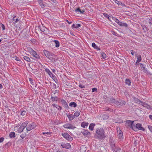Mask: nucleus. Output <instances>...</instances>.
<instances>
[{
  "label": "nucleus",
  "mask_w": 152,
  "mask_h": 152,
  "mask_svg": "<svg viewBox=\"0 0 152 152\" xmlns=\"http://www.w3.org/2000/svg\"><path fill=\"white\" fill-rule=\"evenodd\" d=\"M79 86L81 88H85V86H84L81 84L79 85Z\"/></svg>",
  "instance_id": "8fccbe9b"
},
{
  "label": "nucleus",
  "mask_w": 152,
  "mask_h": 152,
  "mask_svg": "<svg viewBox=\"0 0 152 152\" xmlns=\"http://www.w3.org/2000/svg\"><path fill=\"white\" fill-rule=\"evenodd\" d=\"M95 125V124L94 123L91 124L89 126V129L91 131L93 130Z\"/></svg>",
  "instance_id": "dca6fc26"
},
{
  "label": "nucleus",
  "mask_w": 152,
  "mask_h": 152,
  "mask_svg": "<svg viewBox=\"0 0 152 152\" xmlns=\"http://www.w3.org/2000/svg\"><path fill=\"white\" fill-rule=\"evenodd\" d=\"M45 72L48 74L49 76L52 74V72L50 71L49 69H46L45 70Z\"/></svg>",
  "instance_id": "473e14b6"
},
{
  "label": "nucleus",
  "mask_w": 152,
  "mask_h": 152,
  "mask_svg": "<svg viewBox=\"0 0 152 152\" xmlns=\"http://www.w3.org/2000/svg\"><path fill=\"white\" fill-rule=\"evenodd\" d=\"M102 56L104 59H105L106 58V55L104 52L101 53Z\"/></svg>",
  "instance_id": "72a5a7b5"
},
{
  "label": "nucleus",
  "mask_w": 152,
  "mask_h": 152,
  "mask_svg": "<svg viewBox=\"0 0 152 152\" xmlns=\"http://www.w3.org/2000/svg\"><path fill=\"white\" fill-rule=\"evenodd\" d=\"M63 127L65 129H74L76 128L75 126L72 124L69 123L64 124L63 125Z\"/></svg>",
  "instance_id": "0eeeda50"
},
{
  "label": "nucleus",
  "mask_w": 152,
  "mask_h": 152,
  "mask_svg": "<svg viewBox=\"0 0 152 152\" xmlns=\"http://www.w3.org/2000/svg\"><path fill=\"white\" fill-rule=\"evenodd\" d=\"M23 58L25 60L28 62H30L31 60L29 58L26 56H23Z\"/></svg>",
  "instance_id": "cd10ccee"
},
{
  "label": "nucleus",
  "mask_w": 152,
  "mask_h": 152,
  "mask_svg": "<svg viewBox=\"0 0 152 152\" xmlns=\"http://www.w3.org/2000/svg\"><path fill=\"white\" fill-rule=\"evenodd\" d=\"M57 109L59 110H61L62 109L61 107L57 105L56 106V107Z\"/></svg>",
  "instance_id": "a18cd8bd"
},
{
  "label": "nucleus",
  "mask_w": 152,
  "mask_h": 152,
  "mask_svg": "<svg viewBox=\"0 0 152 152\" xmlns=\"http://www.w3.org/2000/svg\"><path fill=\"white\" fill-rule=\"evenodd\" d=\"M57 152H60V151H57Z\"/></svg>",
  "instance_id": "774afa93"
},
{
  "label": "nucleus",
  "mask_w": 152,
  "mask_h": 152,
  "mask_svg": "<svg viewBox=\"0 0 152 152\" xmlns=\"http://www.w3.org/2000/svg\"><path fill=\"white\" fill-rule=\"evenodd\" d=\"M26 113V111H23L21 113V115L22 116H24L25 115Z\"/></svg>",
  "instance_id": "c03bdc74"
},
{
  "label": "nucleus",
  "mask_w": 152,
  "mask_h": 152,
  "mask_svg": "<svg viewBox=\"0 0 152 152\" xmlns=\"http://www.w3.org/2000/svg\"><path fill=\"white\" fill-rule=\"evenodd\" d=\"M69 106L70 107H76L77 106V104L75 102H71L69 104Z\"/></svg>",
  "instance_id": "aec40b11"
},
{
  "label": "nucleus",
  "mask_w": 152,
  "mask_h": 152,
  "mask_svg": "<svg viewBox=\"0 0 152 152\" xmlns=\"http://www.w3.org/2000/svg\"><path fill=\"white\" fill-rule=\"evenodd\" d=\"M51 99L53 102L57 101L58 99V98L57 96H52L51 98Z\"/></svg>",
  "instance_id": "c85d7f7f"
},
{
  "label": "nucleus",
  "mask_w": 152,
  "mask_h": 152,
  "mask_svg": "<svg viewBox=\"0 0 152 152\" xmlns=\"http://www.w3.org/2000/svg\"><path fill=\"white\" fill-rule=\"evenodd\" d=\"M38 0L39 1H42V0Z\"/></svg>",
  "instance_id": "69168bd1"
},
{
  "label": "nucleus",
  "mask_w": 152,
  "mask_h": 152,
  "mask_svg": "<svg viewBox=\"0 0 152 152\" xmlns=\"http://www.w3.org/2000/svg\"><path fill=\"white\" fill-rule=\"evenodd\" d=\"M103 109L104 110V111H109L110 112L112 111L114 112H115V110H113V109L110 108H108L107 107L104 108Z\"/></svg>",
  "instance_id": "412c9836"
},
{
  "label": "nucleus",
  "mask_w": 152,
  "mask_h": 152,
  "mask_svg": "<svg viewBox=\"0 0 152 152\" xmlns=\"http://www.w3.org/2000/svg\"><path fill=\"white\" fill-rule=\"evenodd\" d=\"M42 134H47L48 135H50L52 134V132H42Z\"/></svg>",
  "instance_id": "a19ab883"
},
{
  "label": "nucleus",
  "mask_w": 152,
  "mask_h": 152,
  "mask_svg": "<svg viewBox=\"0 0 152 152\" xmlns=\"http://www.w3.org/2000/svg\"><path fill=\"white\" fill-rule=\"evenodd\" d=\"M62 136L66 140H72V138L67 133H62Z\"/></svg>",
  "instance_id": "1a4fd4ad"
},
{
  "label": "nucleus",
  "mask_w": 152,
  "mask_h": 152,
  "mask_svg": "<svg viewBox=\"0 0 152 152\" xmlns=\"http://www.w3.org/2000/svg\"><path fill=\"white\" fill-rule=\"evenodd\" d=\"M134 121H127L125 123L126 126L132 129L133 130L135 131L134 129L135 126L133 125V124Z\"/></svg>",
  "instance_id": "39448f33"
},
{
  "label": "nucleus",
  "mask_w": 152,
  "mask_h": 152,
  "mask_svg": "<svg viewBox=\"0 0 152 152\" xmlns=\"http://www.w3.org/2000/svg\"><path fill=\"white\" fill-rule=\"evenodd\" d=\"M82 134L84 136L89 135L90 133L87 130L84 129L82 132Z\"/></svg>",
  "instance_id": "f8f14e48"
},
{
  "label": "nucleus",
  "mask_w": 152,
  "mask_h": 152,
  "mask_svg": "<svg viewBox=\"0 0 152 152\" xmlns=\"http://www.w3.org/2000/svg\"><path fill=\"white\" fill-rule=\"evenodd\" d=\"M113 20L118 25L121 26L127 27V25L126 23H123L120 21L118 19L115 17L113 18Z\"/></svg>",
  "instance_id": "423d86ee"
},
{
  "label": "nucleus",
  "mask_w": 152,
  "mask_h": 152,
  "mask_svg": "<svg viewBox=\"0 0 152 152\" xmlns=\"http://www.w3.org/2000/svg\"><path fill=\"white\" fill-rule=\"evenodd\" d=\"M66 22L69 24H71L72 23V22H69L68 20H66Z\"/></svg>",
  "instance_id": "6e6d98bb"
},
{
  "label": "nucleus",
  "mask_w": 152,
  "mask_h": 152,
  "mask_svg": "<svg viewBox=\"0 0 152 152\" xmlns=\"http://www.w3.org/2000/svg\"><path fill=\"white\" fill-rule=\"evenodd\" d=\"M115 152H120L121 149L119 148H115L114 150Z\"/></svg>",
  "instance_id": "37998d69"
},
{
  "label": "nucleus",
  "mask_w": 152,
  "mask_h": 152,
  "mask_svg": "<svg viewBox=\"0 0 152 152\" xmlns=\"http://www.w3.org/2000/svg\"><path fill=\"white\" fill-rule=\"evenodd\" d=\"M136 57L137 58V60L136 61V63H139L141 61V57L140 55H137Z\"/></svg>",
  "instance_id": "2eb2a0df"
},
{
  "label": "nucleus",
  "mask_w": 152,
  "mask_h": 152,
  "mask_svg": "<svg viewBox=\"0 0 152 152\" xmlns=\"http://www.w3.org/2000/svg\"><path fill=\"white\" fill-rule=\"evenodd\" d=\"M149 118L150 119L152 120V115H149Z\"/></svg>",
  "instance_id": "4d7b16f0"
},
{
  "label": "nucleus",
  "mask_w": 152,
  "mask_h": 152,
  "mask_svg": "<svg viewBox=\"0 0 152 152\" xmlns=\"http://www.w3.org/2000/svg\"><path fill=\"white\" fill-rule=\"evenodd\" d=\"M28 123V121H26L23 122L20 126L18 125L14 127V131L19 133L22 132L27 125Z\"/></svg>",
  "instance_id": "7ed1b4c3"
},
{
  "label": "nucleus",
  "mask_w": 152,
  "mask_h": 152,
  "mask_svg": "<svg viewBox=\"0 0 152 152\" xmlns=\"http://www.w3.org/2000/svg\"><path fill=\"white\" fill-rule=\"evenodd\" d=\"M122 102V104H125V102L124 101H123Z\"/></svg>",
  "instance_id": "e2e57ef3"
},
{
  "label": "nucleus",
  "mask_w": 152,
  "mask_h": 152,
  "mask_svg": "<svg viewBox=\"0 0 152 152\" xmlns=\"http://www.w3.org/2000/svg\"><path fill=\"white\" fill-rule=\"evenodd\" d=\"M142 105L144 107H145L146 108H147L148 109H150L152 108V107H151L149 105L146 104L145 103H142Z\"/></svg>",
  "instance_id": "a211bd4d"
},
{
  "label": "nucleus",
  "mask_w": 152,
  "mask_h": 152,
  "mask_svg": "<svg viewBox=\"0 0 152 152\" xmlns=\"http://www.w3.org/2000/svg\"><path fill=\"white\" fill-rule=\"evenodd\" d=\"M148 22L150 24H152V18L149 19Z\"/></svg>",
  "instance_id": "49530a36"
},
{
  "label": "nucleus",
  "mask_w": 152,
  "mask_h": 152,
  "mask_svg": "<svg viewBox=\"0 0 152 152\" xmlns=\"http://www.w3.org/2000/svg\"><path fill=\"white\" fill-rule=\"evenodd\" d=\"M40 29L41 31L45 32V31H47V28H45L44 26H42L41 27Z\"/></svg>",
  "instance_id": "bb28decb"
},
{
  "label": "nucleus",
  "mask_w": 152,
  "mask_h": 152,
  "mask_svg": "<svg viewBox=\"0 0 152 152\" xmlns=\"http://www.w3.org/2000/svg\"><path fill=\"white\" fill-rule=\"evenodd\" d=\"M52 71L53 72L55 73V70L54 69H52Z\"/></svg>",
  "instance_id": "680f3d73"
},
{
  "label": "nucleus",
  "mask_w": 152,
  "mask_h": 152,
  "mask_svg": "<svg viewBox=\"0 0 152 152\" xmlns=\"http://www.w3.org/2000/svg\"><path fill=\"white\" fill-rule=\"evenodd\" d=\"M26 133L22 134L20 135V137L22 139H23L26 136Z\"/></svg>",
  "instance_id": "ea45409f"
},
{
  "label": "nucleus",
  "mask_w": 152,
  "mask_h": 152,
  "mask_svg": "<svg viewBox=\"0 0 152 152\" xmlns=\"http://www.w3.org/2000/svg\"><path fill=\"white\" fill-rule=\"evenodd\" d=\"M125 83L126 85L129 86H130L131 85V81L129 79H126L125 80Z\"/></svg>",
  "instance_id": "ddd939ff"
},
{
  "label": "nucleus",
  "mask_w": 152,
  "mask_h": 152,
  "mask_svg": "<svg viewBox=\"0 0 152 152\" xmlns=\"http://www.w3.org/2000/svg\"><path fill=\"white\" fill-rule=\"evenodd\" d=\"M68 118L70 120H72L75 117V116H74V115H69L68 116Z\"/></svg>",
  "instance_id": "7c9ffc66"
},
{
  "label": "nucleus",
  "mask_w": 152,
  "mask_h": 152,
  "mask_svg": "<svg viewBox=\"0 0 152 152\" xmlns=\"http://www.w3.org/2000/svg\"><path fill=\"white\" fill-rule=\"evenodd\" d=\"M81 26V25L80 24H73L72 25V27L73 29L77 28Z\"/></svg>",
  "instance_id": "4468645a"
},
{
  "label": "nucleus",
  "mask_w": 152,
  "mask_h": 152,
  "mask_svg": "<svg viewBox=\"0 0 152 152\" xmlns=\"http://www.w3.org/2000/svg\"><path fill=\"white\" fill-rule=\"evenodd\" d=\"M103 15L104 17L107 18L109 20H110V19L109 18L110 16L108 14H107L106 13H104L103 14Z\"/></svg>",
  "instance_id": "e433bc0d"
},
{
  "label": "nucleus",
  "mask_w": 152,
  "mask_h": 152,
  "mask_svg": "<svg viewBox=\"0 0 152 152\" xmlns=\"http://www.w3.org/2000/svg\"><path fill=\"white\" fill-rule=\"evenodd\" d=\"M92 46L94 49H96L98 50H100V48L96 46L95 43L93 42L92 43Z\"/></svg>",
  "instance_id": "f3484780"
},
{
  "label": "nucleus",
  "mask_w": 152,
  "mask_h": 152,
  "mask_svg": "<svg viewBox=\"0 0 152 152\" xmlns=\"http://www.w3.org/2000/svg\"><path fill=\"white\" fill-rule=\"evenodd\" d=\"M75 11L76 12H78L81 13H83L84 12V10L81 11L79 8L76 9L75 10Z\"/></svg>",
  "instance_id": "f704fd0d"
},
{
  "label": "nucleus",
  "mask_w": 152,
  "mask_h": 152,
  "mask_svg": "<svg viewBox=\"0 0 152 152\" xmlns=\"http://www.w3.org/2000/svg\"><path fill=\"white\" fill-rule=\"evenodd\" d=\"M88 125V122H83L81 124V126L83 128H85L86 126H87Z\"/></svg>",
  "instance_id": "6ab92c4d"
},
{
  "label": "nucleus",
  "mask_w": 152,
  "mask_h": 152,
  "mask_svg": "<svg viewBox=\"0 0 152 152\" xmlns=\"http://www.w3.org/2000/svg\"><path fill=\"white\" fill-rule=\"evenodd\" d=\"M52 106H53L54 107H56V106H57V105L55 104H52Z\"/></svg>",
  "instance_id": "13d9d810"
},
{
  "label": "nucleus",
  "mask_w": 152,
  "mask_h": 152,
  "mask_svg": "<svg viewBox=\"0 0 152 152\" xmlns=\"http://www.w3.org/2000/svg\"><path fill=\"white\" fill-rule=\"evenodd\" d=\"M97 90V88H93L92 89V92H94L96 91V90Z\"/></svg>",
  "instance_id": "603ef678"
},
{
  "label": "nucleus",
  "mask_w": 152,
  "mask_h": 152,
  "mask_svg": "<svg viewBox=\"0 0 152 152\" xmlns=\"http://www.w3.org/2000/svg\"><path fill=\"white\" fill-rule=\"evenodd\" d=\"M51 1H53V0H50Z\"/></svg>",
  "instance_id": "338daca9"
},
{
  "label": "nucleus",
  "mask_w": 152,
  "mask_h": 152,
  "mask_svg": "<svg viewBox=\"0 0 152 152\" xmlns=\"http://www.w3.org/2000/svg\"><path fill=\"white\" fill-rule=\"evenodd\" d=\"M1 28L3 30H4L5 29V27L4 26L3 24H2L1 25Z\"/></svg>",
  "instance_id": "864d4df0"
},
{
  "label": "nucleus",
  "mask_w": 152,
  "mask_h": 152,
  "mask_svg": "<svg viewBox=\"0 0 152 152\" xmlns=\"http://www.w3.org/2000/svg\"><path fill=\"white\" fill-rule=\"evenodd\" d=\"M118 136L120 139L122 140L123 139V134H118Z\"/></svg>",
  "instance_id": "c9c22d12"
},
{
  "label": "nucleus",
  "mask_w": 152,
  "mask_h": 152,
  "mask_svg": "<svg viewBox=\"0 0 152 152\" xmlns=\"http://www.w3.org/2000/svg\"><path fill=\"white\" fill-rule=\"evenodd\" d=\"M1 39H0V43L1 42Z\"/></svg>",
  "instance_id": "0e129e2a"
},
{
  "label": "nucleus",
  "mask_w": 152,
  "mask_h": 152,
  "mask_svg": "<svg viewBox=\"0 0 152 152\" xmlns=\"http://www.w3.org/2000/svg\"><path fill=\"white\" fill-rule=\"evenodd\" d=\"M53 42L56 44V47L58 48L59 46L60 43L58 41L56 40H54L53 41Z\"/></svg>",
  "instance_id": "b1692460"
},
{
  "label": "nucleus",
  "mask_w": 152,
  "mask_h": 152,
  "mask_svg": "<svg viewBox=\"0 0 152 152\" xmlns=\"http://www.w3.org/2000/svg\"><path fill=\"white\" fill-rule=\"evenodd\" d=\"M2 88H3L2 85L1 84H0V89H1Z\"/></svg>",
  "instance_id": "052dcab7"
},
{
  "label": "nucleus",
  "mask_w": 152,
  "mask_h": 152,
  "mask_svg": "<svg viewBox=\"0 0 152 152\" xmlns=\"http://www.w3.org/2000/svg\"><path fill=\"white\" fill-rule=\"evenodd\" d=\"M61 102L63 106H68L67 104L64 100L62 99L61 101Z\"/></svg>",
  "instance_id": "393cba45"
},
{
  "label": "nucleus",
  "mask_w": 152,
  "mask_h": 152,
  "mask_svg": "<svg viewBox=\"0 0 152 152\" xmlns=\"http://www.w3.org/2000/svg\"><path fill=\"white\" fill-rule=\"evenodd\" d=\"M15 60L17 61H21L20 59L18 57H17L16 56L15 57Z\"/></svg>",
  "instance_id": "de8ad7c7"
},
{
  "label": "nucleus",
  "mask_w": 152,
  "mask_h": 152,
  "mask_svg": "<svg viewBox=\"0 0 152 152\" xmlns=\"http://www.w3.org/2000/svg\"><path fill=\"white\" fill-rule=\"evenodd\" d=\"M50 76L54 81H55V80H56V76L55 75H54L53 74H52L51 75H50Z\"/></svg>",
  "instance_id": "4c0bfd02"
},
{
  "label": "nucleus",
  "mask_w": 152,
  "mask_h": 152,
  "mask_svg": "<svg viewBox=\"0 0 152 152\" xmlns=\"http://www.w3.org/2000/svg\"><path fill=\"white\" fill-rule=\"evenodd\" d=\"M16 18V16H15L13 18V23L14 24H15L17 23L19 21V20L18 18L15 19Z\"/></svg>",
  "instance_id": "5701e85b"
},
{
  "label": "nucleus",
  "mask_w": 152,
  "mask_h": 152,
  "mask_svg": "<svg viewBox=\"0 0 152 152\" xmlns=\"http://www.w3.org/2000/svg\"><path fill=\"white\" fill-rule=\"evenodd\" d=\"M27 132L34 129L35 127L34 124L32 123L26 126Z\"/></svg>",
  "instance_id": "6e6552de"
},
{
  "label": "nucleus",
  "mask_w": 152,
  "mask_h": 152,
  "mask_svg": "<svg viewBox=\"0 0 152 152\" xmlns=\"http://www.w3.org/2000/svg\"><path fill=\"white\" fill-rule=\"evenodd\" d=\"M29 80L30 82V83H31V84H32V83H33V80H32V79L31 78H30L29 79Z\"/></svg>",
  "instance_id": "5fc2aeb1"
},
{
  "label": "nucleus",
  "mask_w": 152,
  "mask_h": 152,
  "mask_svg": "<svg viewBox=\"0 0 152 152\" xmlns=\"http://www.w3.org/2000/svg\"><path fill=\"white\" fill-rule=\"evenodd\" d=\"M61 145L63 148L66 149H69L71 147V145L69 143L62 142L61 143Z\"/></svg>",
  "instance_id": "9d476101"
},
{
  "label": "nucleus",
  "mask_w": 152,
  "mask_h": 152,
  "mask_svg": "<svg viewBox=\"0 0 152 152\" xmlns=\"http://www.w3.org/2000/svg\"><path fill=\"white\" fill-rule=\"evenodd\" d=\"M110 102H111V103H115V104H118H118H119V102H117V101H116L115 100V99H113V98H111L110 99Z\"/></svg>",
  "instance_id": "c756f323"
},
{
  "label": "nucleus",
  "mask_w": 152,
  "mask_h": 152,
  "mask_svg": "<svg viewBox=\"0 0 152 152\" xmlns=\"http://www.w3.org/2000/svg\"><path fill=\"white\" fill-rule=\"evenodd\" d=\"M140 66L141 67V68L142 70H145V68L144 66V65L142 64H140Z\"/></svg>",
  "instance_id": "79ce46f5"
},
{
  "label": "nucleus",
  "mask_w": 152,
  "mask_h": 152,
  "mask_svg": "<svg viewBox=\"0 0 152 152\" xmlns=\"http://www.w3.org/2000/svg\"><path fill=\"white\" fill-rule=\"evenodd\" d=\"M136 128L139 130L142 131L144 130V129L141 126V125L140 124H136Z\"/></svg>",
  "instance_id": "9b49d317"
},
{
  "label": "nucleus",
  "mask_w": 152,
  "mask_h": 152,
  "mask_svg": "<svg viewBox=\"0 0 152 152\" xmlns=\"http://www.w3.org/2000/svg\"><path fill=\"white\" fill-rule=\"evenodd\" d=\"M39 3L42 8H43L45 7V5L43 3V2L42 1H39Z\"/></svg>",
  "instance_id": "2f4dec72"
},
{
  "label": "nucleus",
  "mask_w": 152,
  "mask_h": 152,
  "mask_svg": "<svg viewBox=\"0 0 152 152\" xmlns=\"http://www.w3.org/2000/svg\"><path fill=\"white\" fill-rule=\"evenodd\" d=\"M117 132H118V134H123L121 130H120V129H119V130H118V129Z\"/></svg>",
  "instance_id": "09e8293b"
},
{
  "label": "nucleus",
  "mask_w": 152,
  "mask_h": 152,
  "mask_svg": "<svg viewBox=\"0 0 152 152\" xmlns=\"http://www.w3.org/2000/svg\"><path fill=\"white\" fill-rule=\"evenodd\" d=\"M28 52L34 57L36 59H38L39 58V56L36 53V51L33 50L31 48H30L28 50Z\"/></svg>",
  "instance_id": "20e7f679"
},
{
  "label": "nucleus",
  "mask_w": 152,
  "mask_h": 152,
  "mask_svg": "<svg viewBox=\"0 0 152 152\" xmlns=\"http://www.w3.org/2000/svg\"><path fill=\"white\" fill-rule=\"evenodd\" d=\"M80 113L79 111H77L75 112L73 115L75 117H77L80 115Z\"/></svg>",
  "instance_id": "a878e982"
},
{
  "label": "nucleus",
  "mask_w": 152,
  "mask_h": 152,
  "mask_svg": "<svg viewBox=\"0 0 152 152\" xmlns=\"http://www.w3.org/2000/svg\"><path fill=\"white\" fill-rule=\"evenodd\" d=\"M115 3H116L118 5H121L122 4V3H121L120 1H119L117 0H113Z\"/></svg>",
  "instance_id": "58836bf2"
},
{
  "label": "nucleus",
  "mask_w": 152,
  "mask_h": 152,
  "mask_svg": "<svg viewBox=\"0 0 152 152\" xmlns=\"http://www.w3.org/2000/svg\"><path fill=\"white\" fill-rule=\"evenodd\" d=\"M131 54H132V56H133L134 55V53H133V50H131Z\"/></svg>",
  "instance_id": "bf43d9fd"
},
{
  "label": "nucleus",
  "mask_w": 152,
  "mask_h": 152,
  "mask_svg": "<svg viewBox=\"0 0 152 152\" xmlns=\"http://www.w3.org/2000/svg\"><path fill=\"white\" fill-rule=\"evenodd\" d=\"M4 139L3 137L0 138V143L3 142L4 140Z\"/></svg>",
  "instance_id": "3c124183"
},
{
  "label": "nucleus",
  "mask_w": 152,
  "mask_h": 152,
  "mask_svg": "<svg viewBox=\"0 0 152 152\" xmlns=\"http://www.w3.org/2000/svg\"><path fill=\"white\" fill-rule=\"evenodd\" d=\"M96 134L95 135L99 139H104L106 137L104 129L102 128H97L96 131Z\"/></svg>",
  "instance_id": "f03ea898"
},
{
  "label": "nucleus",
  "mask_w": 152,
  "mask_h": 152,
  "mask_svg": "<svg viewBox=\"0 0 152 152\" xmlns=\"http://www.w3.org/2000/svg\"><path fill=\"white\" fill-rule=\"evenodd\" d=\"M10 137L12 138L15 137V133L14 132H11L9 134Z\"/></svg>",
  "instance_id": "4be33fe9"
},
{
  "label": "nucleus",
  "mask_w": 152,
  "mask_h": 152,
  "mask_svg": "<svg viewBox=\"0 0 152 152\" xmlns=\"http://www.w3.org/2000/svg\"><path fill=\"white\" fill-rule=\"evenodd\" d=\"M43 52L45 56L51 60L53 63H54L57 61L58 59V58L56 56L46 50H44Z\"/></svg>",
  "instance_id": "f257e3e1"
}]
</instances>
